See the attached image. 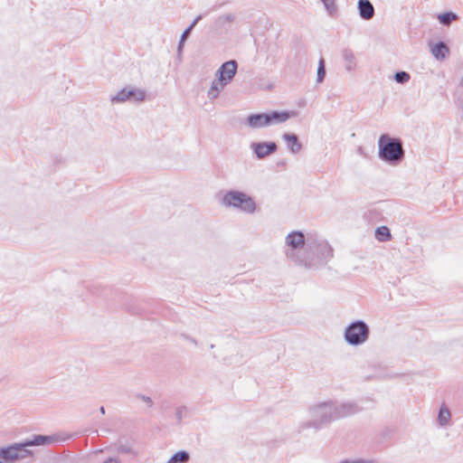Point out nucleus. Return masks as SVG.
Segmentation results:
<instances>
[{"mask_svg": "<svg viewBox=\"0 0 463 463\" xmlns=\"http://www.w3.org/2000/svg\"><path fill=\"white\" fill-rule=\"evenodd\" d=\"M370 332V327L366 322L357 319L345 326L344 339L349 345L359 346L368 341Z\"/></svg>", "mask_w": 463, "mask_h": 463, "instance_id": "39448f33", "label": "nucleus"}, {"mask_svg": "<svg viewBox=\"0 0 463 463\" xmlns=\"http://www.w3.org/2000/svg\"><path fill=\"white\" fill-rule=\"evenodd\" d=\"M186 410H187V408L185 406H181V407L177 408V410L175 411V418L177 420V424H180L182 422L183 411H185Z\"/></svg>", "mask_w": 463, "mask_h": 463, "instance_id": "c756f323", "label": "nucleus"}, {"mask_svg": "<svg viewBox=\"0 0 463 463\" xmlns=\"http://www.w3.org/2000/svg\"><path fill=\"white\" fill-rule=\"evenodd\" d=\"M320 1L323 3L326 11L327 12V14L330 16L334 17L336 15L337 11H338V8L336 5V0H320Z\"/></svg>", "mask_w": 463, "mask_h": 463, "instance_id": "b1692460", "label": "nucleus"}, {"mask_svg": "<svg viewBox=\"0 0 463 463\" xmlns=\"http://www.w3.org/2000/svg\"><path fill=\"white\" fill-rule=\"evenodd\" d=\"M225 22H232L234 20V16L231 14H224L222 15V17Z\"/></svg>", "mask_w": 463, "mask_h": 463, "instance_id": "2f4dec72", "label": "nucleus"}, {"mask_svg": "<svg viewBox=\"0 0 463 463\" xmlns=\"http://www.w3.org/2000/svg\"><path fill=\"white\" fill-rule=\"evenodd\" d=\"M307 238L301 231H293L288 233L286 237V243L290 247L287 250L286 255L288 259L294 261L296 264H300V260L303 258V253L299 254V251L304 248L307 250Z\"/></svg>", "mask_w": 463, "mask_h": 463, "instance_id": "0eeeda50", "label": "nucleus"}, {"mask_svg": "<svg viewBox=\"0 0 463 463\" xmlns=\"http://www.w3.org/2000/svg\"><path fill=\"white\" fill-rule=\"evenodd\" d=\"M181 336H182L184 339H185V340H187V341L191 342V343H192V344H194V345H198L197 340H196L195 338L192 337L191 335H187V334H181Z\"/></svg>", "mask_w": 463, "mask_h": 463, "instance_id": "7c9ffc66", "label": "nucleus"}, {"mask_svg": "<svg viewBox=\"0 0 463 463\" xmlns=\"http://www.w3.org/2000/svg\"><path fill=\"white\" fill-rule=\"evenodd\" d=\"M393 79L397 83L405 84L411 80V75L405 71H398L394 73Z\"/></svg>", "mask_w": 463, "mask_h": 463, "instance_id": "a878e982", "label": "nucleus"}, {"mask_svg": "<svg viewBox=\"0 0 463 463\" xmlns=\"http://www.w3.org/2000/svg\"><path fill=\"white\" fill-rule=\"evenodd\" d=\"M378 157L390 165H399L405 158L402 140L382 134L378 139Z\"/></svg>", "mask_w": 463, "mask_h": 463, "instance_id": "7ed1b4c3", "label": "nucleus"}, {"mask_svg": "<svg viewBox=\"0 0 463 463\" xmlns=\"http://www.w3.org/2000/svg\"><path fill=\"white\" fill-rule=\"evenodd\" d=\"M374 236L380 242H387L392 239L391 230L385 225L377 227L374 231Z\"/></svg>", "mask_w": 463, "mask_h": 463, "instance_id": "6ab92c4d", "label": "nucleus"}, {"mask_svg": "<svg viewBox=\"0 0 463 463\" xmlns=\"http://www.w3.org/2000/svg\"><path fill=\"white\" fill-rule=\"evenodd\" d=\"M332 410L334 412L335 420L351 416L360 411L359 406L354 402L342 403L338 406H335L332 402Z\"/></svg>", "mask_w": 463, "mask_h": 463, "instance_id": "9b49d317", "label": "nucleus"}, {"mask_svg": "<svg viewBox=\"0 0 463 463\" xmlns=\"http://www.w3.org/2000/svg\"><path fill=\"white\" fill-rule=\"evenodd\" d=\"M99 411H100V413H101V414H105V412H106V411H105V407H104V406H101V407L99 408Z\"/></svg>", "mask_w": 463, "mask_h": 463, "instance_id": "c9c22d12", "label": "nucleus"}, {"mask_svg": "<svg viewBox=\"0 0 463 463\" xmlns=\"http://www.w3.org/2000/svg\"><path fill=\"white\" fill-rule=\"evenodd\" d=\"M359 15L364 20H371L374 16V7L369 0H358Z\"/></svg>", "mask_w": 463, "mask_h": 463, "instance_id": "dca6fc26", "label": "nucleus"}, {"mask_svg": "<svg viewBox=\"0 0 463 463\" xmlns=\"http://www.w3.org/2000/svg\"><path fill=\"white\" fill-rule=\"evenodd\" d=\"M459 86L463 87V77L460 79Z\"/></svg>", "mask_w": 463, "mask_h": 463, "instance_id": "e433bc0d", "label": "nucleus"}, {"mask_svg": "<svg viewBox=\"0 0 463 463\" xmlns=\"http://www.w3.org/2000/svg\"><path fill=\"white\" fill-rule=\"evenodd\" d=\"M59 435L33 434L20 442H14L0 448V458L4 463H14L26 458H33L34 452L30 447L48 446L52 443L64 440Z\"/></svg>", "mask_w": 463, "mask_h": 463, "instance_id": "f257e3e1", "label": "nucleus"}, {"mask_svg": "<svg viewBox=\"0 0 463 463\" xmlns=\"http://www.w3.org/2000/svg\"><path fill=\"white\" fill-rule=\"evenodd\" d=\"M451 414L449 410L443 404L438 413V421L440 426H445L449 423Z\"/></svg>", "mask_w": 463, "mask_h": 463, "instance_id": "4be33fe9", "label": "nucleus"}, {"mask_svg": "<svg viewBox=\"0 0 463 463\" xmlns=\"http://www.w3.org/2000/svg\"><path fill=\"white\" fill-rule=\"evenodd\" d=\"M203 19V15L202 14H199L197 15L194 20L193 22L184 30V32L182 33L181 36H180V40H179V43H178V45H177V52L178 54H181V52H183V49H184V43L185 41L187 40V38L190 36L193 29L194 28V26Z\"/></svg>", "mask_w": 463, "mask_h": 463, "instance_id": "f3484780", "label": "nucleus"}, {"mask_svg": "<svg viewBox=\"0 0 463 463\" xmlns=\"http://www.w3.org/2000/svg\"><path fill=\"white\" fill-rule=\"evenodd\" d=\"M333 257V248L328 242L307 236V250L303 252V258L299 265L307 269H317L327 263Z\"/></svg>", "mask_w": 463, "mask_h": 463, "instance_id": "f03ea898", "label": "nucleus"}, {"mask_svg": "<svg viewBox=\"0 0 463 463\" xmlns=\"http://www.w3.org/2000/svg\"><path fill=\"white\" fill-rule=\"evenodd\" d=\"M282 138L286 142L288 149L292 154H298L302 149V144L297 134L284 133Z\"/></svg>", "mask_w": 463, "mask_h": 463, "instance_id": "2eb2a0df", "label": "nucleus"}, {"mask_svg": "<svg viewBox=\"0 0 463 463\" xmlns=\"http://www.w3.org/2000/svg\"><path fill=\"white\" fill-rule=\"evenodd\" d=\"M103 463H120V461L116 458L109 457Z\"/></svg>", "mask_w": 463, "mask_h": 463, "instance_id": "473e14b6", "label": "nucleus"}, {"mask_svg": "<svg viewBox=\"0 0 463 463\" xmlns=\"http://www.w3.org/2000/svg\"><path fill=\"white\" fill-rule=\"evenodd\" d=\"M269 126L281 124L286 122L291 118L298 116V111L295 110H271L267 112Z\"/></svg>", "mask_w": 463, "mask_h": 463, "instance_id": "f8f14e48", "label": "nucleus"}, {"mask_svg": "<svg viewBox=\"0 0 463 463\" xmlns=\"http://www.w3.org/2000/svg\"><path fill=\"white\" fill-rule=\"evenodd\" d=\"M190 459V454L186 450L175 452L167 461V463H186Z\"/></svg>", "mask_w": 463, "mask_h": 463, "instance_id": "412c9836", "label": "nucleus"}, {"mask_svg": "<svg viewBox=\"0 0 463 463\" xmlns=\"http://www.w3.org/2000/svg\"><path fill=\"white\" fill-rule=\"evenodd\" d=\"M342 56L344 61H345V70L348 71H353L356 66L355 56L353 51L347 48L344 49L342 51Z\"/></svg>", "mask_w": 463, "mask_h": 463, "instance_id": "aec40b11", "label": "nucleus"}, {"mask_svg": "<svg viewBox=\"0 0 463 463\" xmlns=\"http://www.w3.org/2000/svg\"><path fill=\"white\" fill-rule=\"evenodd\" d=\"M286 165V161L285 160H281V161H279L277 163V165L278 166H284Z\"/></svg>", "mask_w": 463, "mask_h": 463, "instance_id": "72a5a7b5", "label": "nucleus"}, {"mask_svg": "<svg viewBox=\"0 0 463 463\" xmlns=\"http://www.w3.org/2000/svg\"><path fill=\"white\" fill-rule=\"evenodd\" d=\"M136 397H137V399L141 400L144 402H146V404L149 408H151L154 405V402H153V400L149 396H146V395L141 394V393H137Z\"/></svg>", "mask_w": 463, "mask_h": 463, "instance_id": "cd10ccee", "label": "nucleus"}, {"mask_svg": "<svg viewBox=\"0 0 463 463\" xmlns=\"http://www.w3.org/2000/svg\"><path fill=\"white\" fill-rule=\"evenodd\" d=\"M326 61L323 58H320L317 65V83H322L326 78Z\"/></svg>", "mask_w": 463, "mask_h": 463, "instance_id": "393cba45", "label": "nucleus"}, {"mask_svg": "<svg viewBox=\"0 0 463 463\" xmlns=\"http://www.w3.org/2000/svg\"><path fill=\"white\" fill-rule=\"evenodd\" d=\"M245 123L251 128H261L269 126L267 112L251 113L247 116Z\"/></svg>", "mask_w": 463, "mask_h": 463, "instance_id": "4468645a", "label": "nucleus"}, {"mask_svg": "<svg viewBox=\"0 0 463 463\" xmlns=\"http://www.w3.org/2000/svg\"><path fill=\"white\" fill-rule=\"evenodd\" d=\"M129 312L132 313V314H138L139 313L137 309L130 308V307H129Z\"/></svg>", "mask_w": 463, "mask_h": 463, "instance_id": "f704fd0d", "label": "nucleus"}, {"mask_svg": "<svg viewBox=\"0 0 463 463\" xmlns=\"http://www.w3.org/2000/svg\"><path fill=\"white\" fill-rule=\"evenodd\" d=\"M310 413L312 420L303 422L301 426L303 429L314 428L319 430L335 420L332 402H321L311 407Z\"/></svg>", "mask_w": 463, "mask_h": 463, "instance_id": "20e7f679", "label": "nucleus"}, {"mask_svg": "<svg viewBox=\"0 0 463 463\" xmlns=\"http://www.w3.org/2000/svg\"><path fill=\"white\" fill-rule=\"evenodd\" d=\"M238 70V62L235 60H230L223 62L216 72L217 80L220 84L226 86L229 84L236 75Z\"/></svg>", "mask_w": 463, "mask_h": 463, "instance_id": "1a4fd4ad", "label": "nucleus"}, {"mask_svg": "<svg viewBox=\"0 0 463 463\" xmlns=\"http://www.w3.org/2000/svg\"><path fill=\"white\" fill-rule=\"evenodd\" d=\"M224 87L225 86H222L220 84V80H214L212 82L211 88L208 91V97L211 99H216L219 96L220 92L223 90Z\"/></svg>", "mask_w": 463, "mask_h": 463, "instance_id": "5701e85b", "label": "nucleus"}, {"mask_svg": "<svg viewBox=\"0 0 463 463\" xmlns=\"http://www.w3.org/2000/svg\"><path fill=\"white\" fill-rule=\"evenodd\" d=\"M116 451L118 454H132L136 455L134 449H132L131 445L128 443L123 444L121 442H118L115 444Z\"/></svg>", "mask_w": 463, "mask_h": 463, "instance_id": "bb28decb", "label": "nucleus"}, {"mask_svg": "<svg viewBox=\"0 0 463 463\" xmlns=\"http://www.w3.org/2000/svg\"><path fill=\"white\" fill-rule=\"evenodd\" d=\"M145 90L134 88L132 86H127L118 91L116 95L111 96L110 101L112 103H123L126 101L140 102L145 100Z\"/></svg>", "mask_w": 463, "mask_h": 463, "instance_id": "6e6552de", "label": "nucleus"}, {"mask_svg": "<svg viewBox=\"0 0 463 463\" xmlns=\"http://www.w3.org/2000/svg\"><path fill=\"white\" fill-rule=\"evenodd\" d=\"M437 18L443 26H449L454 21H458L459 16L452 11H446L439 14Z\"/></svg>", "mask_w": 463, "mask_h": 463, "instance_id": "a211bd4d", "label": "nucleus"}, {"mask_svg": "<svg viewBox=\"0 0 463 463\" xmlns=\"http://www.w3.org/2000/svg\"><path fill=\"white\" fill-rule=\"evenodd\" d=\"M222 203L227 207L236 208L246 213H253L256 211V203L253 198L238 190L226 192L222 198Z\"/></svg>", "mask_w": 463, "mask_h": 463, "instance_id": "423d86ee", "label": "nucleus"}, {"mask_svg": "<svg viewBox=\"0 0 463 463\" xmlns=\"http://www.w3.org/2000/svg\"><path fill=\"white\" fill-rule=\"evenodd\" d=\"M339 463H375L374 459H364V458H356V459H344Z\"/></svg>", "mask_w": 463, "mask_h": 463, "instance_id": "c85d7f7f", "label": "nucleus"}, {"mask_svg": "<svg viewBox=\"0 0 463 463\" xmlns=\"http://www.w3.org/2000/svg\"><path fill=\"white\" fill-rule=\"evenodd\" d=\"M429 46L431 54L437 61H442L446 60L450 53L449 47L444 41L430 42Z\"/></svg>", "mask_w": 463, "mask_h": 463, "instance_id": "ddd939ff", "label": "nucleus"}, {"mask_svg": "<svg viewBox=\"0 0 463 463\" xmlns=\"http://www.w3.org/2000/svg\"><path fill=\"white\" fill-rule=\"evenodd\" d=\"M258 159H263L278 151V145L274 141L253 142L250 145Z\"/></svg>", "mask_w": 463, "mask_h": 463, "instance_id": "9d476101", "label": "nucleus"}]
</instances>
